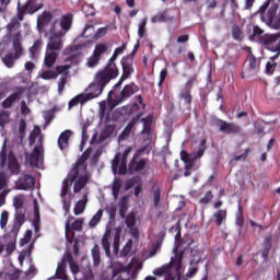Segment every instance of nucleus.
I'll return each mask as SVG.
<instances>
[{"label": "nucleus", "instance_id": "nucleus-40", "mask_svg": "<svg viewBox=\"0 0 280 280\" xmlns=\"http://www.w3.org/2000/svg\"><path fill=\"white\" fill-rule=\"evenodd\" d=\"M277 58H279V54L271 57L272 62L268 61L266 65V73H268L269 75H272V73H275V69H277V62H275Z\"/></svg>", "mask_w": 280, "mask_h": 280}, {"label": "nucleus", "instance_id": "nucleus-3", "mask_svg": "<svg viewBox=\"0 0 280 280\" xmlns=\"http://www.w3.org/2000/svg\"><path fill=\"white\" fill-rule=\"evenodd\" d=\"M59 21L55 20L50 23L49 30L45 33V36L48 38V44L46 46V49L48 51H55L57 54H60L62 51V36H65V33L62 31H56V27L58 26Z\"/></svg>", "mask_w": 280, "mask_h": 280}, {"label": "nucleus", "instance_id": "nucleus-39", "mask_svg": "<svg viewBox=\"0 0 280 280\" xmlns=\"http://www.w3.org/2000/svg\"><path fill=\"white\" fill-rule=\"evenodd\" d=\"M102 215H104V210L100 209L91 219L89 226L90 229H95L98 222H102Z\"/></svg>", "mask_w": 280, "mask_h": 280}, {"label": "nucleus", "instance_id": "nucleus-57", "mask_svg": "<svg viewBox=\"0 0 280 280\" xmlns=\"http://www.w3.org/2000/svg\"><path fill=\"white\" fill-rule=\"evenodd\" d=\"M10 213L8 210L2 211L1 217H0V228L5 229L8 226V220H9Z\"/></svg>", "mask_w": 280, "mask_h": 280}, {"label": "nucleus", "instance_id": "nucleus-35", "mask_svg": "<svg viewBox=\"0 0 280 280\" xmlns=\"http://www.w3.org/2000/svg\"><path fill=\"white\" fill-rule=\"evenodd\" d=\"M108 51V45L104 44V43H100L96 44L93 54L97 57V58H102V56H104V54H106Z\"/></svg>", "mask_w": 280, "mask_h": 280}, {"label": "nucleus", "instance_id": "nucleus-41", "mask_svg": "<svg viewBox=\"0 0 280 280\" xmlns=\"http://www.w3.org/2000/svg\"><path fill=\"white\" fill-rule=\"evenodd\" d=\"M102 246L105 253H110V232H106L102 238Z\"/></svg>", "mask_w": 280, "mask_h": 280}, {"label": "nucleus", "instance_id": "nucleus-7", "mask_svg": "<svg viewBox=\"0 0 280 280\" xmlns=\"http://www.w3.org/2000/svg\"><path fill=\"white\" fill-rule=\"evenodd\" d=\"M135 93H139V85H136L135 82H130L122 88L119 95L115 96L112 102L114 106H119V104H124V102L130 100Z\"/></svg>", "mask_w": 280, "mask_h": 280}, {"label": "nucleus", "instance_id": "nucleus-45", "mask_svg": "<svg viewBox=\"0 0 280 280\" xmlns=\"http://www.w3.org/2000/svg\"><path fill=\"white\" fill-rule=\"evenodd\" d=\"M27 5H20L18 7V13L16 16L12 18V19H16L19 23H21V21H23L25 14H27Z\"/></svg>", "mask_w": 280, "mask_h": 280}, {"label": "nucleus", "instance_id": "nucleus-21", "mask_svg": "<svg viewBox=\"0 0 280 280\" xmlns=\"http://www.w3.org/2000/svg\"><path fill=\"white\" fill-rule=\"evenodd\" d=\"M145 159H140L137 161V158H132L129 163V173L137 174V172H143V170H145Z\"/></svg>", "mask_w": 280, "mask_h": 280}, {"label": "nucleus", "instance_id": "nucleus-47", "mask_svg": "<svg viewBox=\"0 0 280 280\" xmlns=\"http://www.w3.org/2000/svg\"><path fill=\"white\" fill-rule=\"evenodd\" d=\"M68 242L69 244H73V247H72L73 255L78 257V255H80V241L74 236H72L71 238L68 240Z\"/></svg>", "mask_w": 280, "mask_h": 280}, {"label": "nucleus", "instance_id": "nucleus-8", "mask_svg": "<svg viewBox=\"0 0 280 280\" xmlns=\"http://www.w3.org/2000/svg\"><path fill=\"white\" fill-rule=\"evenodd\" d=\"M214 126H217L219 132H222V135H242V126L237 125L236 122H229L226 120L217 118L214 120Z\"/></svg>", "mask_w": 280, "mask_h": 280}, {"label": "nucleus", "instance_id": "nucleus-64", "mask_svg": "<svg viewBox=\"0 0 280 280\" xmlns=\"http://www.w3.org/2000/svg\"><path fill=\"white\" fill-rule=\"evenodd\" d=\"M82 224H84V222L80 219H77L70 226V229L72 231H82Z\"/></svg>", "mask_w": 280, "mask_h": 280}, {"label": "nucleus", "instance_id": "nucleus-33", "mask_svg": "<svg viewBox=\"0 0 280 280\" xmlns=\"http://www.w3.org/2000/svg\"><path fill=\"white\" fill-rule=\"evenodd\" d=\"M92 259L94 268H97L102 264V254L100 253V245L92 248Z\"/></svg>", "mask_w": 280, "mask_h": 280}, {"label": "nucleus", "instance_id": "nucleus-10", "mask_svg": "<svg viewBox=\"0 0 280 280\" xmlns=\"http://www.w3.org/2000/svg\"><path fill=\"white\" fill-rule=\"evenodd\" d=\"M108 34V27H101L95 31V26L93 22H88L81 36L82 38H92V40H100L102 36H106Z\"/></svg>", "mask_w": 280, "mask_h": 280}, {"label": "nucleus", "instance_id": "nucleus-55", "mask_svg": "<svg viewBox=\"0 0 280 280\" xmlns=\"http://www.w3.org/2000/svg\"><path fill=\"white\" fill-rule=\"evenodd\" d=\"M198 81V77L195 74L192 77H190L187 82L185 83V88L184 90L186 91H191L194 89V84H196V82Z\"/></svg>", "mask_w": 280, "mask_h": 280}, {"label": "nucleus", "instance_id": "nucleus-37", "mask_svg": "<svg viewBox=\"0 0 280 280\" xmlns=\"http://www.w3.org/2000/svg\"><path fill=\"white\" fill-rule=\"evenodd\" d=\"M179 100H184L188 106H191L194 96H191V90L183 89L179 93Z\"/></svg>", "mask_w": 280, "mask_h": 280}, {"label": "nucleus", "instance_id": "nucleus-56", "mask_svg": "<svg viewBox=\"0 0 280 280\" xmlns=\"http://www.w3.org/2000/svg\"><path fill=\"white\" fill-rule=\"evenodd\" d=\"M10 121V112L1 110L0 112V126H5Z\"/></svg>", "mask_w": 280, "mask_h": 280}, {"label": "nucleus", "instance_id": "nucleus-15", "mask_svg": "<svg viewBox=\"0 0 280 280\" xmlns=\"http://www.w3.org/2000/svg\"><path fill=\"white\" fill-rule=\"evenodd\" d=\"M128 162L121 160V153H117L112 162V170L114 174H120V176H125L128 174V166L126 165Z\"/></svg>", "mask_w": 280, "mask_h": 280}, {"label": "nucleus", "instance_id": "nucleus-16", "mask_svg": "<svg viewBox=\"0 0 280 280\" xmlns=\"http://www.w3.org/2000/svg\"><path fill=\"white\" fill-rule=\"evenodd\" d=\"M264 45L271 47L272 51L280 54V33L267 35L264 38Z\"/></svg>", "mask_w": 280, "mask_h": 280}, {"label": "nucleus", "instance_id": "nucleus-23", "mask_svg": "<svg viewBox=\"0 0 280 280\" xmlns=\"http://www.w3.org/2000/svg\"><path fill=\"white\" fill-rule=\"evenodd\" d=\"M140 115L138 117H133L131 121L125 127V129L119 135V141H126L130 135H132V128H135L137 121H139Z\"/></svg>", "mask_w": 280, "mask_h": 280}, {"label": "nucleus", "instance_id": "nucleus-30", "mask_svg": "<svg viewBox=\"0 0 280 280\" xmlns=\"http://www.w3.org/2000/svg\"><path fill=\"white\" fill-rule=\"evenodd\" d=\"M151 196L154 209H159V205L161 203V187L156 185L152 186Z\"/></svg>", "mask_w": 280, "mask_h": 280}, {"label": "nucleus", "instance_id": "nucleus-58", "mask_svg": "<svg viewBox=\"0 0 280 280\" xmlns=\"http://www.w3.org/2000/svg\"><path fill=\"white\" fill-rule=\"evenodd\" d=\"M24 5H27L25 10L26 14H34V12H38V8L34 5L33 0H28Z\"/></svg>", "mask_w": 280, "mask_h": 280}, {"label": "nucleus", "instance_id": "nucleus-19", "mask_svg": "<svg viewBox=\"0 0 280 280\" xmlns=\"http://www.w3.org/2000/svg\"><path fill=\"white\" fill-rule=\"evenodd\" d=\"M84 172V175L77 177L78 179L75 180L73 186L74 194H80V191L83 190L86 185H89V180H91V173L86 171Z\"/></svg>", "mask_w": 280, "mask_h": 280}, {"label": "nucleus", "instance_id": "nucleus-60", "mask_svg": "<svg viewBox=\"0 0 280 280\" xmlns=\"http://www.w3.org/2000/svg\"><path fill=\"white\" fill-rule=\"evenodd\" d=\"M183 255H184V252H177L176 255H175L174 264H175L177 270L179 268H182V266H183Z\"/></svg>", "mask_w": 280, "mask_h": 280}, {"label": "nucleus", "instance_id": "nucleus-31", "mask_svg": "<svg viewBox=\"0 0 280 280\" xmlns=\"http://www.w3.org/2000/svg\"><path fill=\"white\" fill-rule=\"evenodd\" d=\"M9 185H10V175H8L5 171H1L0 172V191H10V189H8Z\"/></svg>", "mask_w": 280, "mask_h": 280}, {"label": "nucleus", "instance_id": "nucleus-17", "mask_svg": "<svg viewBox=\"0 0 280 280\" xmlns=\"http://www.w3.org/2000/svg\"><path fill=\"white\" fill-rule=\"evenodd\" d=\"M23 56V51L14 50V52H8L2 57V62L8 69H14V65L19 58Z\"/></svg>", "mask_w": 280, "mask_h": 280}, {"label": "nucleus", "instance_id": "nucleus-13", "mask_svg": "<svg viewBox=\"0 0 280 280\" xmlns=\"http://www.w3.org/2000/svg\"><path fill=\"white\" fill-rule=\"evenodd\" d=\"M36 185V179L31 174H22L21 177L18 178L15 182L16 189H20L22 191H27L30 189H33V187Z\"/></svg>", "mask_w": 280, "mask_h": 280}, {"label": "nucleus", "instance_id": "nucleus-22", "mask_svg": "<svg viewBox=\"0 0 280 280\" xmlns=\"http://www.w3.org/2000/svg\"><path fill=\"white\" fill-rule=\"evenodd\" d=\"M59 56H60V52L46 49V54L44 58V67H46V69H51L54 65H56V60H58Z\"/></svg>", "mask_w": 280, "mask_h": 280}, {"label": "nucleus", "instance_id": "nucleus-5", "mask_svg": "<svg viewBox=\"0 0 280 280\" xmlns=\"http://www.w3.org/2000/svg\"><path fill=\"white\" fill-rule=\"evenodd\" d=\"M8 167L10 174L13 176H19L21 174V164H19V160L13 152L8 154V147L3 144L1 152H0V167Z\"/></svg>", "mask_w": 280, "mask_h": 280}, {"label": "nucleus", "instance_id": "nucleus-62", "mask_svg": "<svg viewBox=\"0 0 280 280\" xmlns=\"http://www.w3.org/2000/svg\"><path fill=\"white\" fill-rule=\"evenodd\" d=\"M232 36L234 40H242V28L234 26L232 30Z\"/></svg>", "mask_w": 280, "mask_h": 280}, {"label": "nucleus", "instance_id": "nucleus-52", "mask_svg": "<svg viewBox=\"0 0 280 280\" xmlns=\"http://www.w3.org/2000/svg\"><path fill=\"white\" fill-rule=\"evenodd\" d=\"M100 60H102V58L97 57V55L92 54V56L88 59V67H90L91 69L97 67L100 65Z\"/></svg>", "mask_w": 280, "mask_h": 280}, {"label": "nucleus", "instance_id": "nucleus-26", "mask_svg": "<svg viewBox=\"0 0 280 280\" xmlns=\"http://www.w3.org/2000/svg\"><path fill=\"white\" fill-rule=\"evenodd\" d=\"M86 102H89L88 96L84 93H81L69 101L68 108L69 110H71V108H75V106H78L79 104H81V106H84Z\"/></svg>", "mask_w": 280, "mask_h": 280}, {"label": "nucleus", "instance_id": "nucleus-27", "mask_svg": "<svg viewBox=\"0 0 280 280\" xmlns=\"http://www.w3.org/2000/svg\"><path fill=\"white\" fill-rule=\"evenodd\" d=\"M71 139V130H65L58 138V145L60 150L69 148V140Z\"/></svg>", "mask_w": 280, "mask_h": 280}, {"label": "nucleus", "instance_id": "nucleus-36", "mask_svg": "<svg viewBox=\"0 0 280 280\" xmlns=\"http://www.w3.org/2000/svg\"><path fill=\"white\" fill-rule=\"evenodd\" d=\"M57 278L61 280H67V264L59 262L56 270Z\"/></svg>", "mask_w": 280, "mask_h": 280}, {"label": "nucleus", "instance_id": "nucleus-44", "mask_svg": "<svg viewBox=\"0 0 280 280\" xmlns=\"http://www.w3.org/2000/svg\"><path fill=\"white\" fill-rule=\"evenodd\" d=\"M132 252V238H130L120 250V257H128Z\"/></svg>", "mask_w": 280, "mask_h": 280}, {"label": "nucleus", "instance_id": "nucleus-48", "mask_svg": "<svg viewBox=\"0 0 280 280\" xmlns=\"http://www.w3.org/2000/svg\"><path fill=\"white\" fill-rule=\"evenodd\" d=\"M139 183H141V177H133V178L127 179L125 183V188L128 191L132 189L135 185H139Z\"/></svg>", "mask_w": 280, "mask_h": 280}, {"label": "nucleus", "instance_id": "nucleus-28", "mask_svg": "<svg viewBox=\"0 0 280 280\" xmlns=\"http://www.w3.org/2000/svg\"><path fill=\"white\" fill-rule=\"evenodd\" d=\"M226 209H220L217 212L213 213L212 218L214 220L215 226H221L226 222Z\"/></svg>", "mask_w": 280, "mask_h": 280}, {"label": "nucleus", "instance_id": "nucleus-20", "mask_svg": "<svg viewBox=\"0 0 280 280\" xmlns=\"http://www.w3.org/2000/svg\"><path fill=\"white\" fill-rule=\"evenodd\" d=\"M54 20V15L49 11H44L37 18V27L39 32H43L49 23Z\"/></svg>", "mask_w": 280, "mask_h": 280}, {"label": "nucleus", "instance_id": "nucleus-29", "mask_svg": "<svg viewBox=\"0 0 280 280\" xmlns=\"http://www.w3.org/2000/svg\"><path fill=\"white\" fill-rule=\"evenodd\" d=\"M86 202H89V195H83L82 199L77 201L74 206V215H80L84 213V209H86Z\"/></svg>", "mask_w": 280, "mask_h": 280}, {"label": "nucleus", "instance_id": "nucleus-63", "mask_svg": "<svg viewBox=\"0 0 280 280\" xmlns=\"http://www.w3.org/2000/svg\"><path fill=\"white\" fill-rule=\"evenodd\" d=\"M165 78H167V68H164L161 70L158 86L160 88L163 86V82H165Z\"/></svg>", "mask_w": 280, "mask_h": 280}, {"label": "nucleus", "instance_id": "nucleus-24", "mask_svg": "<svg viewBox=\"0 0 280 280\" xmlns=\"http://www.w3.org/2000/svg\"><path fill=\"white\" fill-rule=\"evenodd\" d=\"M59 24L65 33L69 32L73 25V13L62 15L59 20Z\"/></svg>", "mask_w": 280, "mask_h": 280}, {"label": "nucleus", "instance_id": "nucleus-34", "mask_svg": "<svg viewBox=\"0 0 280 280\" xmlns=\"http://www.w3.org/2000/svg\"><path fill=\"white\" fill-rule=\"evenodd\" d=\"M167 21H174V16H167L165 12L158 13L151 19V23H167Z\"/></svg>", "mask_w": 280, "mask_h": 280}, {"label": "nucleus", "instance_id": "nucleus-12", "mask_svg": "<svg viewBox=\"0 0 280 280\" xmlns=\"http://www.w3.org/2000/svg\"><path fill=\"white\" fill-rule=\"evenodd\" d=\"M246 62L248 63V69L242 71L241 77L243 80L244 78H249V75H255V73L259 71L260 67V62L257 61V57H255L253 52L248 54Z\"/></svg>", "mask_w": 280, "mask_h": 280}, {"label": "nucleus", "instance_id": "nucleus-25", "mask_svg": "<svg viewBox=\"0 0 280 280\" xmlns=\"http://www.w3.org/2000/svg\"><path fill=\"white\" fill-rule=\"evenodd\" d=\"M122 110H124L125 115H129V116L130 115H136L133 117H138V115H140L139 119H141V117L143 115V113L141 112V107L137 103L124 106Z\"/></svg>", "mask_w": 280, "mask_h": 280}, {"label": "nucleus", "instance_id": "nucleus-43", "mask_svg": "<svg viewBox=\"0 0 280 280\" xmlns=\"http://www.w3.org/2000/svg\"><path fill=\"white\" fill-rule=\"evenodd\" d=\"M141 121L143 122L141 135H150L152 130V120H150V118H142Z\"/></svg>", "mask_w": 280, "mask_h": 280}, {"label": "nucleus", "instance_id": "nucleus-59", "mask_svg": "<svg viewBox=\"0 0 280 280\" xmlns=\"http://www.w3.org/2000/svg\"><path fill=\"white\" fill-rule=\"evenodd\" d=\"M27 128V122L25 121V119H21L19 122V133H20V138L24 139L25 138V130Z\"/></svg>", "mask_w": 280, "mask_h": 280}, {"label": "nucleus", "instance_id": "nucleus-11", "mask_svg": "<svg viewBox=\"0 0 280 280\" xmlns=\"http://www.w3.org/2000/svg\"><path fill=\"white\" fill-rule=\"evenodd\" d=\"M69 69H71V65L57 66L52 70H45L39 78L42 80H56L59 75H69Z\"/></svg>", "mask_w": 280, "mask_h": 280}, {"label": "nucleus", "instance_id": "nucleus-9", "mask_svg": "<svg viewBox=\"0 0 280 280\" xmlns=\"http://www.w3.org/2000/svg\"><path fill=\"white\" fill-rule=\"evenodd\" d=\"M127 48L128 46L126 45V43H122L120 47L115 48L114 54L108 59L104 69L116 77L119 75V68H117V63H115V61L117 60V58H119V56L124 54V51H126Z\"/></svg>", "mask_w": 280, "mask_h": 280}, {"label": "nucleus", "instance_id": "nucleus-50", "mask_svg": "<svg viewBox=\"0 0 280 280\" xmlns=\"http://www.w3.org/2000/svg\"><path fill=\"white\" fill-rule=\"evenodd\" d=\"M148 25V19L144 18L143 20H141L139 27H138V36L140 38H143L145 36V27Z\"/></svg>", "mask_w": 280, "mask_h": 280}, {"label": "nucleus", "instance_id": "nucleus-49", "mask_svg": "<svg viewBox=\"0 0 280 280\" xmlns=\"http://www.w3.org/2000/svg\"><path fill=\"white\" fill-rule=\"evenodd\" d=\"M213 200V191L208 190L203 197L199 199V205H209Z\"/></svg>", "mask_w": 280, "mask_h": 280}, {"label": "nucleus", "instance_id": "nucleus-53", "mask_svg": "<svg viewBox=\"0 0 280 280\" xmlns=\"http://www.w3.org/2000/svg\"><path fill=\"white\" fill-rule=\"evenodd\" d=\"M82 12H84L85 16H95V8L93 7V4L83 5Z\"/></svg>", "mask_w": 280, "mask_h": 280}, {"label": "nucleus", "instance_id": "nucleus-51", "mask_svg": "<svg viewBox=\"0 0 280 280\" xmlns=\"http://www.w3.org/2000/svg\"><path fill=\"white\" fill-rule=\"evenodd\" d=\"M126 225H127V229H130L132 226H136L137 225V219L135 217V212H131L129 213L127 217H126Z\"/></svg>", "mask_w": 280, "mask_h": 280}, {"label": "nucleus", "instance_id": "nucleus-6", "mask_svg": "<svg viewBox=\"0 0 280 280\" xmlns=\"http://www.w3.org/2000/svg\"><path fill=\"white\" fill-rule=\"evenodd\" d=\"M93 152V149L89 148L84 151L81 159L74 164L73 168L69 173V180L71 183H75L78 180V176H80V170H83V172H86V161L91 156V153Z\"/></svg>", "mask_w": 280, "mask_h": 280}, {"label": "nucleus", "instance_id": "nucleus-46", "mask_svg": "<svg viewBox=\"0 0 280 280\" xmlns=\"http://www.w3.org/2000/svg\"><path fill=\"white\" fill-rule=\"evenodd\" d=\"M121 191V180L115 179L113 183V196L117 200L119 198V192Z\"/></svg>", "mask_w": 280, "mask_h": 280}, {"label": "nucleus", "instance_id": "nucleus-61", "mask_svg": "<svg viewBox=\"0 0 280 280\" xmlns=\"http://www.w3.org/2000/svg\"><path fill=\"white\" fill-rule=\"evenodd\" d=\"M14 224L18 226H23V224H25V214L18 213L14 219Z\"/></svg>", "mask_w": 280, "mask_h": 280}, {"label": "nucleus", "instance_id": "nucleus-32", "mask_svg": "<svg viewBox=\"0 0 280 280\" xmlns=\"http://www.w3.org/2000/svg\"><path fill=\"white\" fill-rule=\"evenodd\" d=\"M21 28V22L18 19H11L7 25L8 36H12L14 32Z\"/></svg>", "mask_w": 280, "mask_h": 280}, {"label": "nucleus", "instance_id": "nucleus-2", "mask_svg": "<svg viewBox=\"0 0 280 280\" xmlns=\"http://www.w3.org/2000/svg\"><path fill=\"white\" fill-rule=\"evenodd\" d=\"M135 54L137 50H133L131 54L125 56L120 60V65L122 67V74L118 82L114 85L113 90L108 92L107 97L110 100L115 94V91L124 84L125 80H128L132 73H135Z\"/></svg>", "mask_w": 280, "mask_h": 280}, {"label": "nucleus", "instance_id": "nucleus-42", "mask_svg": "<svg viewBox=\"0 0 280 280\" xmlns=\"http://www.w3.org/2000/svg\"><path fill=\"white\" fill-rule=\"evenodd\" d=\"M262 246H264V255H268V253H270V248H272V234L265 236Z\"/></svg>", "mask_w": 280, "mask_h": 280}, {"label": "nucleus", "instance_id": "nucleus-1", "mask_svg": "<svg viewBox=\"0 0 280 280\" xmlns=\"http://www.w3.org/2000/svg\"><path fill=\"white\" fill-rule=\"evenodd\" d=\"M115 78H117V75L113 74V72H109L105 68L98 70L94 75L93 82L90 83L86 90L88 93H85V97H88L89 102H91V100H95V97H100V95L104 93L106 85L110 83V80H115Z\"/></svg>", "mask_w": 280, "mask_h": 280}, {"label": "nucleus", "instance_id": "nucleus-54", "mask_svg": "<svg viewBox=\"0 0 280 280\" xmlns=\"http://www.w3.org/2000/svg\"><path fill=\"white\" fill-rule=\"evenodd\" d=\"M40 135V127L36 126L34 130L30 133V144L34 145L36 143V138Z\"/></svg>", "mask_w": 280, "mask_h": 280}, {"label": "nucleus", "instance_id": "nucleus-38", "mask_svg": "<svg viewBox=\"0 0 280 280\" xmlns=\"http://www.w3.org/2000/svg\"><path fill=\"white\" fill-rule=\"evenodd\" d=\"M21 31H16V33L13 35V50L23 52V45L21 44Z\"/></svg>", "mask_w": 280, "mask_h": 280}, {"label": "nucleus", "instance_id": "nucleus-18", "mask_svg": "<svg viewBox=\"0 0 280 280\" xmlns=\"http://www.w3.org/2000/svg\"><path fill=\"white\" fill-rule=\"evenodd\" d=\"M16 91L9 95L3 102H2V108H12V105L16 100H21V95H23V92L25 91V88L19 86L15 88Z\"/></svg>", "mask_w": 280, "mask_h": 280}, {"label": "nucleus", "instance_id": "nucleus-14", "mask_svg": "<svg viewBox=\"0 0 280 280\" xmlns=\"http://www.w3.org/2000/svg\"><path fill=\"white\" fill-rule=\"evenodd\" d=\"M40 150H43V147L36 145L31 154L25 153V161L31 167H38L40 165L43 161V152Z\"/></svg>", "mask_w": 280, "mask_h": 280}, {"label": "nucleus", "instance_id": "nucleus-4", "mask_svg": "<svg viewBox=\"0 0 280 280\" xmlns=\"http://www.w3.org/2000/svg\"><path fill=\"white\" fill-rule=\"evenodd\" d=\"M207 150V139H202L199 145L192 151V153H185L182 156V161L185 163L184 176H191V170L194 168V161L202 159Z\"/></svg>", "mask_w": 280, "mask_h": 280}]
</instances>
